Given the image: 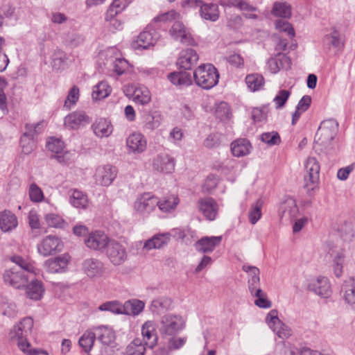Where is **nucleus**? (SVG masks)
<instances>
[{"mask_svg":"<svg viewBox=\"0 0 355 355\" xmlns=\"http://www.w3.org/2000/svg\"><path fill=\"white\" fill-rule=\"evenodd\" d=\"M46 147L50 151L55 154V155L52 156V158L55 159L59 163L65 164L69 160V157H67L68 153H62L64 144L61 139L54 137L51 138L46 144Z\"/></svg>","mask_w":355,"mask_h":355,"instance_id":"nucleus-23","label":"nucleus"},{"mask_svg":"<svg viewBox=\"0 0 355 355\" xmlns=\"http://www.w3.org/2000/svg\"><path fill=\"white\" fill-rule=\"evenodd\" d=\"M169 233L155 234L151 239L146 241L144 245V249L150 250L156 248H161L166 245L170 241Z\"/></svg>","mask_w":355,"mask_h":355,"instance_id":"nucleus-34","label":"nucleus"},{"mask_svg":"<svg viewBox=\"0 0 355 355\" xmlns=\"http://www.w3.org/2000/svg\"><path fill=\"white\" fill-rule=\"evenodd\" d=\"M17 226V218L9 211L0 212V229L3 232H9Z\"/></svg>","mask_w":355,"mask_h":355,"instance_id":"nucleus-38","label":"nucleus"},{"mask_svg":"<svg viewBox=\"0 0 355 355\" xmlns=\"http://www.w3.org/2000/svg\"><path fill=\"white\" fill-rule=\"evenodd\" d=\"M69 263L67 256H59L54 259H49L44 262L46 270L51 273L62 272Z\"/></svg>","mask_w":355,"mask_h":355,"instance_id":"nucleus-29","label":"nucleus"},{"mask_svg":"<svg viewBox=\"0 0 355 355\" xmlns=\"http://www.w3.org/2000/svg\"><path fill=\"white\" fill-rule=\"evenodd\" d=\"M198 207L200 212L209 220L216 218L218 214V205L211 198H205L200 199L198 202Z\"/></svg>","mask_w":355,"mask_h":355,"instance_id":"nucleus-24","label":"nucleus"},{"mask_svg":"<svg viewBox=\"0 0 355 355\" xmlns=\"http://www.w3.org/2000/svg\"><path fill=\"white\" fill-rule=\"evenodd\" d=\"M299 209L295 200L291 197H287L281 203L279 214L282 220L293 221L295 220Z\"/></svg>","mask_w":355,"mask_h":355,"instance_id":"nucleus-17","label":"nucleus"},{"mask_svg":"<svg viewBox=\"0 0 355 355\" xmlns=\"http://www.w3.org/2000/svg\"><path fill=\"white\" fill-rule=\"evenodd\" d=\"M159 198L150 193L139 195L134 202V210L141 215H148L156 209Z\"/></svg>","mask_w":355,"mask_h":355,"instance_id":"nucleus-5","label":"nucleus"},{"mask_svg":"<svg viewBox=\"0 0 355 355\" xmlns=\"http://www.w3.org/2000/svg\"><path fill=\"white\" fill-rule=\"evenodd\" d=\"M145 345L140 338H135L125 349L126 355H144L146 352Z\"/></svg>","mask_w":355,"mask_h":355,"instance_id":"nucleus-46","label":"nucleus"},{"mask_svg":"<svg viewBox=\"0 0 355 355\" xmlns=\"http://www.w3.org/2000/svg\"><path fill=\"white\" fill-rule=\"evenodd\" d=\"M92 119L84 112L77 110L64 117V124L70 130H78L89 124Z\"/></svg>","mask_w":355,"mask_h":355,"instance_id":"nucleus-12","label":"nucleus"},{"mask_svg":"<svg viewBox=\"0 0 355 355\" xmlns=\"http://www.w3.org/2000/svg\"><path fill=\"white\" fill-rule=\"evenodd\" d=\"M106 257L110 263L115 266H121L128 259V252L123 245L115 240H110L106 247Z\"/></svg>","mask_w":355,"mask_h":355,"instance_id":"nucleus-6","label":"nucleus"},{"mask_svg":"<svg viewBox=\"0 0 355 355\" xmlns=\"http://www.w3.org/2000/svg\"><path fill=\"white\" fill-rule=\"evenodd\" d=\"M132 0H114L107 10V16H116L121 12L130 3Z\"/></svg>","mask_w":355,"mask_h":355,"instance_id":"nucleus-49","label":"nucleus"},{"mask_svg":"<svg viewBox=\"0 0 355 355\" xmlns=\"http://www.w3.org/2000/svg\"><path fill=\"white\" fill-rule=\"evenodd\" d=\"M290 95L291 92L288 90H279L273 100L276 109H280L283 107L288 99Z\"/></svg>","mask_w":355,"mask_h":355,"instance_id":"nucleus-59","label":"nucleus"},{"mask_svg":"<svg viewBox=\"0 0 355 355\" xmlns=\"http://www.w3.org/2000/svg\"><path fill=\"white\" fill-rule=\"evenodd\" d=\"M153 170L163 173H171L175 166V160L170 155L161 153L157 154L153 159Z\"/></svg>","mask_w":355,"mask_h":355,"instance_id":"nucleus-14","label":"nucleus"},{"mask_svg":"<svg viewBox=\"0 0 355 355\" xmlns=\"http://www.w3.org/2000/svg\"><path fill=\"white\" fill-rule=\"evenodd\" d=\"M117 175V169L110 164L99 166L94 174L96 183L103 187L110 185Z\"/></svg>","mask_w":355,"mask_h":355,"instance_id":"nucleus-11","label":"nucleus"},{"mask_svg":"<svg viewBox=\"0 0 355 355\" xmlns=\"http://www.w3.org/2000/svg\"><path fill=\"white\" fill-rule=\"evenodd\" d=\"M261 140L270 145H277L281 142L280 137L277 132H264L260 136Z\"/></svg>","mask_w":355,"mask_h":355,"instance_id":"nucleus-58","label":"nucleus"},{"mask_svg":"<svg viewBox=\"0 0 355 355\" xmlns=\"http://www.w3.org/2000/svg\"><path fill=\"white\" fill-rule=\"evenodd\" d=\"M159 39V35L155 30L144 31L140 33L136 40L137 48L148 49L153 46Z\"/></svg>","mask_w":355,"mask_h":355,"instance_id":"nucleus-27","label":"nucleus"},{"mask_svg":"<svg viewBox=\"0 0 355 355\" xmlns=\"http://www.w3.org/2000/svg\"><path fill=\"white\" fill-rule=\"evenodd\" d=\"M112 89L107 82H99L93 88L92 98L95 100H101L106 98L111 93Z\"/></svg>","mask_w":355,"mask_h":355,"instance_id":"nucleus-44","label":"nucleus"},{"mask_svg":"<svg viewBox=\"0 0 355 355\" xmlns=\"http://www.w3.org/2000/svg\"><path fill=\"white\" fill-rule=\"evenodd\" d=\"M83 270L88 277L93 279L103 276L106 268L100 259L89 258L83 261Z\"/></svg>","mask_w":355,"mask_h":355,"instance_id":"nucleus-16","label":"nucleus"},{"mask_svg":"<svg viewBox=\"0 0 355 355\" xmlns=\"http://www.w3.org/2000/svg\"><path fill=\"white\" fill-rule=\"evenodd\" d=\"M96 338L105 346L114 347L116 336L113 329L107 326H100L94 328Z\"/></svg>","mask_w":355,"mask_h":355,"instance_id":"nucleus-25","label":"nucleus"},{"mask_svg":"<svg viewBox=\"0 0 355 355\" xmlns=\"http://www.w3.org/2000/svg\"><path fill=\"white\" fill-rule=\"evenodd\" d=\"M251 144L246 139H238L231 144V150L235 157H243L250 152Z\"/></svg>","mask_w":355,"mask_h":355,"instance_id":"nucleus-35","label":"nucleus"},{"mask_svg":"<svg viewBox=\"0 0 355 355\" xmlns=\"http://www.w3.org/2000/svg\"><path fill=\"white\" fill-rule=\"evenodd\" d=\"M79 98V89L77 86H73L69 92L67 98L64 101V107L70 110Z\"/></svg>","mask_w":355,"mask_h":355,"instance_id":"nucleus-55","label":"nucleus"},{"mask_svg":"<svg viewBox=\"0 0 355 355\" xmlns=\"http://www.w3.org/2000/svg\"><path fill=\"white\" fill-rule=\"evenodd\" d=\"M338 123L334 119H329L321 123L317 133L316 137L320 141L321 144H329L336 135Z\"/></svg>","mask_w":355,"mask_h":355,"instance_id":"nucleus-10","label":"nucleus"},{"mask_svg":"<svg viewBox=\"0 0 355 355\" xmlns=\"http://www.w3.org/2000/svg\"><path fill=\"white\" fill-rule=\"evenodd\" d=\"M271 13L272 15L281 17H289L291 15V6L284 3L275 2Z\"/></svg>","mask_w":355,"mask_h":355,"instance_id":"nucleus-50","label":"nucleus"},{"mask_svg":"<svg viewBox=\"0 0 355 355\" xmlns=\"http://www.w3.org/2000/svg\"><path fill=\"white\" fill-rule=\"evenodd\" d=\"M199 57L197 52L192 49H186L180 51L177 61L178 67L183 69L190 70L196 66Z\"/></svg>","mask_w":355,"mask_h":355,"instance_id":"nucleus-19","label":"nucleus"},{"mask_svg":"<svg viewBox=\"0 0 355 355\" xmlns=\"http://www.w3.org/2000/svg\"><path fill=\"white\" fill-rule=\"evenodd\" d=\"M126 146L131 152L141 153L146 150L147 141L142 134L134 132L126 139Z\"/></svg>","mask_w":355,"mask_h":355,"instance_id":"nucleus-22","label":"nucleus"},{"mask_svg":"<svg viewBox=\"0 0 355 355\" xmlns=\"http://www.w3.org/2000/svg\"><path fill=\"white\" fill-rule=\"evenodd\" d=\"M245 83L250 91L256 92L263 88L264 78L259 73L249 74L245 77Z\"/></svg>","mask_w":355,"mask_h":355,"instance_id":"nucleus-43","label":"nucleus"},{"mask_svg":"<svg viewBox=\"0 0 355 355\" xmlns=\"http://www.w3.org/2000/svg\"><path fill=\"white\" fill-rule=\"evenodd\" d=\"M193 79L198 87L210 89L218 84L219 73L213 64H202L193 71Z\"/></svg>","mask_w":355,"mask_h":355,"instance_id":"nucleus-2","label":"nucleus"},{"mask_svg":"<svg viewBox=\"0 0 355 355\" xmlns=\"http://www.w3.org/2000/svg\"><path fill=\"white\" fill-rule=\"evenodd\" d=\"M222 241V236H204L198 241L195 247L197 251L202 253H209L218 246Z\"/></svg>","mask_w":355,"mask_h":355,"instance_id":"nucleus-26","label":"nucleus"},{"mask_svg":"<svg viewBox=\"0 0 355 355\" xmlns=\"http://www.w3.org/2000/svg\"><path fill=\"white\" fill-rule=\"evenodd\" d=\"M70 204L78 209H85L88 205L87 194L83 191L73 189L69 191Z\"/></svg>","mask_w":355,"mask_h":355,"instance_id":"nucleus-32","label":"nucleus"},{"mask_svg":"<svg viewBox=\"0 0 355 355\" xmlns=\"http://www.w3.org/2000/svg\"><path fill=\"white\" fill-rule=\"evenodd\" d=\"M125 94L137 105H146L151 101L150 90L145 86H128L124 90Z\"/></svg>","mask_w":355,"mask_h":355,"instance_id":"nucleus-9","label":"nucleus"},{"mask_svg":"<svg viewBox=\"0 0 355 355\" xmlns=\"http://www.w3.org/2000/svg\"><path fill=\"white\" fill-rule=\"evenodd\" d=\"M92 129L96 137L103 138L111 135L114 128L110 121L101 118L95 121Z\"/></svg>","mask_w":355,"mask_h":355,"instance_id":"nucleus-28","label":"nucleus"},{"mask_svg":"<svg viewBox=\"0 0 355 355\" xmlns=\"http://www.w3.org/2000/svg\"><path fill=\"white\" fill-rule=\"evenodd\" d=\"M96 336L94 331H86L79 339V345L83 349V350L88 353L92 349Z\"/></svg>","mask_w":355,"mask_h":355,"instance_id":"nucleus-48","label":"nucleus"},{"mask_svg":"<svg viewBox=\"0 0 355 355\" xmlns=\"http://www.w3.org/2000/svg\"><path fill=\"white\" fill-rule=\"evenodd\" d=\"M159 331L162 335L173 336L184 329V322L180 315L167 314L162 317Z\"/></svg>","mask_w":355,"mask_h":355,"instance_id":"nucleus-4","label":"nucleus"},{"mask_svg":"<svg viewBox=\"0 0 355 355\" xmlns=\"http://www.w3.org/2000/svg\"><path fill=\"white\" fill-rule=\"evenodd\" d=\"M262 205L263 201L261 199H258L252 205L248 214L249 221L251 224H256L261 218L262 215Z\"/></svg>","mask_w":355,"mask_h":355,"instance_id":"nucleus-47","label":"nucleus"},{"mask_svg":"<svg viewBox=\"0 0 355 355\" xmlns=\"http://www.w3.org/2000/svg\"><path fill=\"white\" fill-rule=\"evenodd\" d=\"M20 145L22 152L25 155H29L35 149V142L33 139L28 138L26 136H21L20 139Z\"/></svg>","mask_w":355,"mask_h":355,"instance_id":"nucleus-61","label":"nucleus"},{"mask_svg":"<svg viewBox=\"0 0 355 355\" xmlns=\"http://www.w3.org/2000/svg\"><path fill=\"white\" fill-rule=\"evenodd\" d=\"M266 322L279 338L286 339L291 336V329L279 319L278 312L276 309L271 310L267 314Z\"/></svg>","mask_w":355,"mask_h":355,"instance_id":"nucleus-7","label":"nucleus"},{"mask_svg":"<svg viewBox=\"0 0 355 355\" xmlns=\"http://www.w3.org/2000/svg\"><path fill=\"white\" fill-rule=\"evenodd\" d=\"M141 335L144 340V345L149 348H153L157 342L156 332V324L154 321L148 320L142 325Z\"/></svg>","mask_w":355,"mask_h":355,"instance_id":"nucleus-21","label":"nucleus"},{"mask_svg":"<svg viewBox=\"0 0 355 355\" xmlns=\"http://www.w3.org/2000/svg\"><path fill=\"white\" fill-rule=\"evenodd\" d=\"M162 121V116L157 112L148 114L144 121V128L148 131H153L157 128Z\"/></svg>","mask_w":355,"mask_h":355,"instance_id":"nucleus-42","label":"nucleus"},{"mask_svg":"<svg viewBox=\"0 0 355 355\" xmlns=\"http://www.w3.org/2000/svg\"><path fill=\"white\" fill-rule=\"evenodd\" d=\"M334 230L345 242H350L354 238V233L351 222L341 220L334 226Z\"/></svg>","mask_w":355,"mask_h":355,"instance_id":"nucleus-31","label":"nucleus"},{"mask_svg":"<svg viewBox=\"0 0 355 355\" xmlns=\"http://www.w3.org/2000/svg\"><path fill=\"white\" fill-rule=\"evenodd\" d=\"M275 28L279 31L286 33L290 37L295 36V31L292 25L284 19H278L275 23Z\"/></svg>","mask_w":355,"mask_h":355,"instance_id":"nucleus-60","label":"nucleus"},{"mask_svg":"<svg viewBox=\"0 0 355 355\" xmlns=\"http://www.w3.org/2000/svg\"><path fill=\"white\" fill-rule=\"evenodd\" d=\"M252 296L256 297L254 304L257 306L263 309L270 308L271 306V302L268 300L266 293L261 289H258Z\"/></svg>","mask_w":355,"mask_h":355,"instance_id":"nucleus-54","label":"nucleus"},{"mask_svg":"<svg viewBox=\"0 0 355 355\" xmlns=\"http://www.w3.org/2000/svg\"><path fill=\"white\" fill-rule=\"evenodd\" d=\"M170 35L175 40L187 46H196V40L189 30L180 21L173 23L169 31Z\"/></svg>","mask_w":355,"mask_h":355,"instance_id":"nucleus-8","label":"nucleus"},{"mask_svg":"<svg viewBox=\"0 0 355 355\" xmlns=\"http://www.w3.org/2000/svg\"><path fill=\"white\" fill-rule=\"evenodd\" d=\"M320 167L315 157H309L305 162L304 188L309 196L318 189Z\"/></svg>","mask_w":355,"mask_h":355,"instance_id":"nucleus-3","label":"nucleus"},{"mask_svg":"<svg viewBox=\"0 0 355 355\" xmlns=\"http://www.w3.org/2000/svg\"><path fill=\"white\" fill-rule=\"evenodd\" d=\"M110 239L101 231H95L89 234L85 239L86 246L94 250L101 251L105 248Z\"/></svg>","mask_w":355,"mask_h":355,"instance_id":"nucleus-18","label":"nucleus"},{"mask_svg":"<svg viewBox=\"0 0 355 355\" xmlns=\"http://www.w3.org/2000/svg\"><path fill=\"white\" fill-rule=\"evenodd\" d=\"M45 221L48 226L55 228H63L67 224L60 216L55 214H46Z\"/></svg>","mask_w":355,"mask_h":355,"instance_id":"nucleus-53","label":"nucleus"},{"mask_svg":"<svg viewBox=\"0 0 355 355\" xmlns=\"http://www.w3.org/2000/svg\"><path fill=\"white\" fill-rule=\"evenodd\" d=\"M29 196L31 200L34 202H40L44 198L41 189L35 183L30 186Z\"/></svg>","mask_w":355,"mask_h":355,"instance_id":"nucleus-63","label":"nucleus"},{"mask_svg":"<svg viewBox=\"0 0 355 355\" xmlns=\"http://www.w3.org/2000/svg\"><path fill=\"white\" fill-rule=\"evenodd\" d=\"M0 310L3 315L9 318H15L18 314V309L16 304L7 298L2 299L0 304Z\"/></svg>","mask_w":355,"mask_h":355,"instance_id":"nucleus-45","label":"nucleus"},{"mask_svg":"<svg viewBox=\"0 0 355 355\" xmlns=\"http://www.w3.org/2000/svg\"><path fill=\"white\" fill-rule=\"evenodd\" d=\"M129 68L128 62L124 58H116L113 62V69L118 75L125 73Z\"/></svg>","mask_w":355,"mask_h":355,"instance_id":"nucleus-62","label":"nucleus"},{"mask_svg":"<svg viewBox=\"0 0 355 355\" xmlns=\"http://www.w3.org/2000/svg\"><path fill=\"white\" fill-rule=\"evenodd\" d=\"M62 247V242L58 237L49 235L37 245V251L42 256L47 257L61 251Z\"/></svg>","mask_w":355,"mask_h":355,"instance_id":"nucleus-13","label":"nucleus"},{"mask_svg":"<svg viewBox=\"0 0 355 355\" xmlns=\"http://www.w3.org/2000/svg\"><path fill=\"white\" fill-rule=\"evenodd\" d=\"M168 79L170 82L180 88L189 87L193 83V78L191 74L187 71H175L168 75Z\"/></svg>","mask_w":355,"mask_h":355,"instance_id":"nucleus-30","label":"nucleus"},{"mask_svg":"<svg viewBox=\"0 0 355 355\" xmlns=\"http://www.w3.org/2000/svg\"><path fill=\"white\" fill-rule=\"evenodd\" d=\"M343 297L348 304H355V275L344 282L342 286Z\"/></svg>","mask_w":355,"mask_h":355,"instance_id":"nucleus-39","label":"nucleus"},{"mask_svg":"<svg viewBox=\"0 0 355 355\" xmlns=\"http://www.w3.org/2000/svg\"><path fill=\"white\" fill-rule=\"evenodd\" d=\"M42 130V123L39 122L35 124H26L25 126V132L22 136H26V137L33 139L35 140V137L41 133Z\"/></svg>","mask_w":355,"mask_h":355,"instance_id":"nucleus-56","label":"nucleus"},{"mask_svg":"<svg viewBox=\"0 0 355 355\" xmlns=\"http://www.w3.org/2000/svg\"><path fill=\"white\" fill-rule=\"evenodd\" d=\"M199 13L202 18L211 21H216L219 18L218 6L215 3L202 2Z\"/></svg>","mask_w":355,"mask_h":355,"instance_id":"nucleus-33","label":"nucleus"},{"mask_svg":"<svg viewBox=\"0 0 355 355\" xmlns=\"http://www.w3.org/2000/svg\"><path fill=\"white\" fill-rule=\"evenodd\" d=\"M33 320L31 317H26L20 320L10 329L9 337L10 340L27 338L32 332Z\"/></svg>","mask_w":355,"mask_h":355,"instance_id":"nucleus-15","label":"nucleus"},{"mask_svg":"<svg viewBox=\"0 0 355 355\" xmlns=\"http://www.w3.org/2000/svg\"><path fill=\"white\" fill-rule=\"evenodd\" d=\"M345 259V254L343 250L336 252L333 259V270L334 273L337 277H340L343 275V262Z\"/></svg>","mask_w":355,"mask_h":355,"instance_id":"nucleus-52","label":"nucleus"},{"mask_svg":"<svg viewBox=\"0 0 355 355\" xmlns=\"http://www.w3.org/2000/svg\"><path fill=\"white\" fill-rule=\"evenodd\" d=\"M172 301L168 297H159L152 301L150 310L153 313L159 315L170 309Z\"/></svg>","mask_w":355,"mask_h":355,"instance_id":"nucleus-41","label":"nucleus"},{"mask_svg":"<svg viewBox=\"0 0 355 355\" xmlns=\"http://www.w3.org/2000/svg\"><path fill=\"white\" fill-rule=\"evenodd\" d=\"M11 260L16 266L4 272V282L16 288L24 287L30 275L34 273L35 268L19 256L12 257Z\"/></svg>","mask_w":355,"mask_h":355,"instance_id":"nucleus-1","label":"nucleus"},{"mask_svg":"<svg viewBox=\"0 0 355 355\" xmlns=\"http://www.w3.org/2000/svg\"><path fill=\"white\" fill-rule=\"evenodd\" d=\"M218 180L216 175H209L202 184V189L207 192H211L218 185Z\"/></svg>","mask_w":355,"mask_h":355,"instance_id":"nucleus-64","label":"nucleus"},{"mask_svg":"<svg viewBox=\"0 0 355 355\" xmlns=\"http://www.w3.org/2000/svg\"><path fill=\"white\" fill-rule=\"evenodd\" d=\"M144 306V302L141 300L136 299L128 300L123 304V314L137 315L143 311Z\"/></svg>","mask_w":355,"mask_h":355,"instance_id":"nucleus-40","label":"nucleus"},{"mask_svg":"<svg viewBox=\"0 0 355 355\" xmlns=\"http://www.w3.org/2000/svg\"><path fill=\"white\" fill-rule=\"evenodd\" d=\"M232 5L242 11L243 15H245L246 12H256L258 11V8L257 7L243 0H234L232 2Z\"/></svg>","mask_w":355,"mask_h":355,"instance_id":"nucleus-57","label":"nucleus"},{"mask_svg":"<svg viewBox=\"0 0 355 355\" xmlns=\"http://www.w3.org/2000/svg\"><path fill=\"white\" fill-rule=\"evenodd\" d=\"M26 294L28 297L34 300H39L42 298L44 288L42 283L37 279H32L31 283L25 286Z\"/></svg>","mask_w":355,"mask_h":355,"instance_id":"nucleus-37","label":"nucleus"},{"mask_svg":"<svg viewBox=\"0 0 355 355\" xmlns=\"http://www.w3.org/2000/svg\"><path fill=\"white\" fill-rule=\"evenodd\" d=\"M308 288L322 297H328L331 294L330 284L325 277L311 279L308 284Z\"/></svg>","mask_w":355,"mask_h":355,"instance_id":"nucleus-20","label":"nucleus"},{"mask_svg":"<svg viewBox=\"0 0 355 355\" xmlns=\"http://www.w3.org/2000/svg\"><path fill=\"white\" fill-rule=\"evenodd\" d=\"M180 203V199L176 195H170L159 199L158 209L163 213L173 212Z\"/></svg>","mask_w":355,"mask_h":355,"instance_id":"nucleus-36","label":"nucleus"},{"mask_svg":"<svg viewBox=\"0 0 355 355\" xmlns=\"http://www.w3.org/2000/svg\"><path fill=\"white\" fill-rule=\"evenodd\" d=\"M98 310L110 311L115 314H123V304L117 300L108 301L100 305Z\"/></svg>","mask_w":355,"mask_h":355,"instance_id":"nucleus-51","label":"nucleus"}]
</instances>
